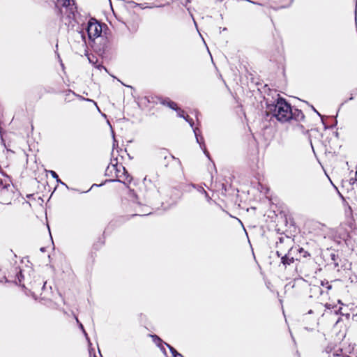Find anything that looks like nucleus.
<instances>
[{"instance_id": "obj_5", "label": "nucleus", "mask_w": 357, "mask_h": 357, "mask_svg": "<svg viewBox=\"0 0 357 357\" xmlns=\"http://www.w3.org/2000/svg\"><path fill=\"white\" fill-rule=\"evenodd\" d=\"M13 197L12 186L9 183H4L0 189V202L10 204Z\"/></svg>"}, {"instance_id": "obj_20", "label": "nucleus", "mask_w": 357, "mask_h": 357, "mask_svg": "<svg viewBox=\"0 0 357 357\" xmlns=\"http://www.w3.org/2000/svg\"><path fill=\"white\" fill-rule=\"evenodd\" d=\"M291 241L290 243H287L286 240H284V242L282 243V249L287 250L288 247H292L291 245Z\"/></svg>"}, {"instance_id": "obj_30", "label": "nucleus", "mask_w": 357, "mask_h": 357, "mask_svg": "<svg viewBox=\"0 0 357 357\" xmlns=\"http://www.w3.org/2000/svg\"><path fill=\"white\" fill-rule=\"evenodd\" d=\"M356 181H357L356 178H350V183L353 185V184H354V183H355V182H356Z\"/></svg>"}, {"instance_id": "obj_25", "label": "nucleus", "mask_w": 357, "mask_h": 357, "mask_svg": "<svg viewBox=\"0 0 357 357\" xmlns=\"http://www.w3.org/2000/svg\"><path fill=\"white\" fill-rule=\"evenodd\" d=\"M202 191H203V193L205 195V197L206 198V199L208 201H210L211 200V197H209L208 194L207 193V192L204 189V188H202Z\"/></svg>"}, {"instance_id": "obj_10", "label": "nucleus", "mask_w": 357, "mask_h": 357, "mask_svg": "<svg viewBox=\"0 0 357 357\" xmlns=\"http://www.w3.org/2000/svg\"><path fill=\"white\" fill-rule=\"evenodd\" d=\"M162 157L165 160H176V158L170 154H167V152L166 150L161 149L159 152H158V157ZM178 163L181 165V162L178 159H176Z\"/></svg>"}, {"instance_id": "obj_38", "label": "nucleus", "mask_w": 357, "mask_h": 357, "mask_svg": "<svg viewBox=\"0 0 357 357\" xmlns=\"http://www.w3.org/2000/svg\"><path fill=\"white\" fill-rule=\"evenodd\" d=\"M202 188H201L199 190V192H203V191H202Z\"/></svg>"}, {"instance_id": "obj_32", "label": "nucleus", "mask_w": 357, "mask_h": 357, "mask_svg": "<svg viewBox=\"0 0 357 357\" xmlns=\"http://www.w3.org/2000/svg\"><path fill=\"white\" fill-rule=\"evenodd\" d=\"M338 194H339V195H340V197H341V198H342V199L344 202H345V199H344V197L342 196V195L340 192H338Z\"/></svg>"}, {"instance_id": "obj_33", "label": "nucleus", "mask_w": 357, "mask_h": 357, "mask_svg": "<svg viewBox=\"0 0 357 357\" xmlns=\"http://www.w3.org/2000/svg\"><path fill=\"white\" fill-rule=\"evenodd\" d=\"M58 183H61L62 185H66L64 183H63L59 178L58 177V179H56Z\"/></svg>"}, {"instance_id": "obj_16", "label": "nucleus", "mask_w": 357, "mask_h": 357, "mask_svg": "<svg viewBox=\"0 0 357 357\" xmlns=\"http://www.w3.org/2000/svg\"><path fill=\"white\" fill-rule=\"evenodd\" d=\"M76 321H77V322L79 324V328L82 331V332H83V333H84V336L86 337V340H88V342H89V344L91 345V343L90 342V340H89V337H88V335H87L86 332L85 331V330H84V326H83L82 324H81V323L79 321V320H78V319H77V318H76Z\"/></svg>"}, {"instance_id": "obj_18", "label": "nucleus", "mask_w": 357, "mask_h": 357, "mask_svg": "<svg viewBox=\"0 0 357 357\" xmlns=\"http://www.w3.org/2000/svg\"><path fill=\"white\" fill-rule=\"evenodd\" d=\"M176 113H177V116L178 117H181V118H183V119H185V117L186 116L184 114H185V112L181 109L180 107H178V108L176 109Z\"/></svg>"}, {"instance_id": "obj_13", "label": "nucleus", "mask_w": 357, "mask_h": 357, "mask_svg": "<svg viewBox=\"0 0 357 357\" xmlns=\"http://www.w3.org/2000/svg\"><path fill=\"white\" fill-rule=\"evenodd\" d=\"M15 274H16L15 278L13 280L14 282L16 284L24 287V284H22L23 279H24V275H22L21 270H18L17 268H15Z\"/></svg>"}, {"instance_id": "obj_15", "label": "nucleus", "mask_w": 357, "mask_h": 357, "mask_svg": "<svg viewBox=\"0 0 357 357\" xmlns=\"http://www.w3.org/2000/svg\"><path fill=\"white\" fill-rule=\"evenodd\" d=\"M294 250H295V252H298L301 254V255L304 258H306V257L310 256V253L307 251H305L303 248H298L297 249L296 248H295Z\"/></svg>"}, {"instance_id": "obj_31", "label": "nucleus", "mask_w": 357, "mask_h": 357, "mask_svg": "<svg viewBox=\"0 0 357 357\" xmlns=\"http://www.w3.org/2000/svg\"><path fill=\"white\" fill-rule=\"evenodd\" d=\"M150 336L153 338V342H156V335H150Z\"/></svg>"}, {"instance_id": "obj_14", "label": "nucleus", "mask_w": 357, "mask_h": 357, "mask_svg": "<svg viewBox=\"0 0 357 357\" xmlns=\"http://www.w3.org/2000/svg\"><path fill=\"white\" fill-rule=\"evenodd\" d=\"M165 342H164L162 339H160L158 336V348H159L160 349V351L163 353V354L165 356L167 355V352H166V350H165Z\"/></svg>"}, {"instance_id": "obj_22", "label": "nucleus", "mask_w": 357, "mask_h": 357, "mask_svg": "<svg viewBox=\"0 0 357 357\" xmlns=\"http://www.w3.org/2000/svg\"><path fill=\"white\" fill-rule=\"evenodd\" d=\"M311 107H312V109H313V111H314V112H316V113L317 114V115H318V116H319L321 118L322 123H323V124L324 125V128H325V129H326V128H327V127H326V126L324 124V121H323V119H322V116L320 114V113H319V112H317V109H316L313 106H311Z\"/></svg>"}, {"instance_id": "obj_11", "label": "nucleus", "mask_w": 357, "mask_h": 357, "mask_svg": "<svg viewBox=\"0 0 357 357\" xmlns=\"http://www.w3.org/2000/svg\"><path fill=\"white\" fill-rule=\"evenodd\" d=\"M193 132L195 133L197 142L199 144L202 149H205V145L204 144V138L200 135V131L197 128H193Z\"/></svg>"}, {"instance_id": "obj_26", "label": "nucleus", "mask_w": 357, "mask_h": 357, "mask_svg": "<svg viewBox=\"0 0 357 357\" xmlns=\"http://www.w3.org/2000/svg\"><path fill=\"white\" fill-rule=\"evenodd\" d=\"M165 346L169 348V349L172 354L174 353V350H175V349L174 347H172L171 345H169L168 344H165Z\"/></svg>"}, {"instance_id": "obj_27", "label": "nucleus", "mask_w": 357, "mask_h": 357, "mask_svg": "<svg viewBox=\"0 0 357 357\" xmlns=\"http://www.w3.org/2000/svg\"><path fill=\"white\" fill-rule=\"evenodd\" d=\"M165 346L169 348V349L172 354L174 353V350H175V349L174 347H172L171 345H169L168 344H165Z\"/></svg>"}, {"instance_id": "obj_8", "label": "nucleus", "mask_w": 357, "mask_h": 357, "mask_svg": "<svg viewBox=\"0 0 357 357\" xmlns=\"http://www.w3.org/2000/svg\"><path fill=\"white\" fill-rule=\"evenodd\" d=\"M330 258L333 261L334 268H336L337 271H339L340 268H342V265L340 264L342 260L339 257L338 255L335 252H333L330 254Z\"/></svg>"}, {"instance_id": "obj_12", "label": "nucleus", "mask_w": 357, "mask_h": 357, "mask_svg": "<svg viewBox=\"0 0 357 357\" xmlns=\"http://www.w3.org/2000/svg\"><path fill=\"white\" fill-rule=\"evenodd\" d=\"M88 59H89V62L91 63H92L93 65H94V66L96 68H98L99 70L104 69L105 71H107L106 68H105L102 64H97L98 59L96 58V56H94V55H89L88 56Z\"/></svg>"}, {"instance_id": "obj_37", "label": "nucleus", "mask_w": 357, "mask_h": 357, "mask_svg": "<svg viewBox=\"0 0 357 357\" xmlns=\"http://www.w3.org/2000/svg\"><path fill=\"white\" fill-rule=\"evenodd\" d=\"M164 5H165V4H160V5H158V7L162 6H164Z\"/></svg>"}, {"instance_id": "obj_4", "label": "nucleus", "mask_w": 357, "mask_h": 357, "mask_svg": "<svg viewBox=\"0 0 357 357\" xmlns=\"http://www.w3.org/2000/svg\"><path fill=\"white\" fill-rule=\"evenodd\" d=\"M86 31L89 38L94 40L100 36L102 33V26L95 19H91L89 21L86 26Z\"/></svg>"}, {"instance_id": "obj_3", "label": "nucleus", "mask_w": 357, "mask_h": 357, "mask_svg": "<svg viewBox=\"0 0 357 357\" xmlns=\"http://www.w3.org/2000/svg\"><path fill=\"white\" fill-rule=\"evenodd\" d=\"M114 176L116 178H111V181H119L124 184L130 183L132 181V177L128 174L126 168L122 164H119L117 159L114 161Z\"/></svg>"}, {"instance_id": "obj_35", "label": "nucleus", "mask_w": 357, "mask_h": 357, "mask_svg": "<svg viewBox=\"0 0 357 357\" xmlns=\"http://www.w3.org/2000/svg\"><path fill=\"white\" fill-rule=\"evenodd\" d=\"M204 153L206 155L207 157H208L209 153L207 151L204 150Z\"/></svg>"}, {"instance_id": "obj_21", "label": "nucleus", "mask_w": 357, "mask_h": 357, "mask_svg": "<svg viewBox=\"0 0 357 357\" xmlns=\"http://www.w3.org/2000/svg\"><path fill=\"white\" fill-rule=\"evenodd\" d=\"M321 284L322 286H324V287L326 286L328 289H331V285L329 284L328 281H326V282L325 281H321Z\"/></svg>"}, {"instance_id": "obj_1", "label": "nucleus", "mask_w": 357, "mask_h": 357, "mask_svg": "<svg viewBox=\"0 0 357 357\" xmlns=\"http://www.w3.org/2000/svg\"><path fill=\"white\" fill-rule=\"evenodd\" d=\"M269 114L281 123H287L291 120L301 121L305 115L301 109L292 107L283 98L278 97L272 104L267 105Z\"/></svg>"}, {"instance_id": "obj_40", "label": "nucleus", "mask_w": 357, "mask_h": 357, "mask_svg": "<svg viewBox=\"0 0 357 357\" xmlns=\"http://www.w3.org/2000/svg\"><path fill=\"white\" fill-rule=\"evenodd\" d=\"M349 209L350 211H351V206H349Z\"/></svg>"}, {"instance_id": "obj_2", "label": "nucleus", "mask_w": 357, "mask_h": 357, "mask_svg": "<svg viewBox=\"0 0 357 357\" xmlns=\"http://www.w3.org/2000/svg\"><path fill=\"white\" fill-rule=\"evenodd\" d=\"M284 240H286L287 243L291 242V239L289 237H280L279 241L276 243V248H278L276 255L278 257L281 258V264L286 268L295 261L294 257L295 250L293 247H288L287 250L282 249V243Z\"/></svg>"}, {"instance_id": "obj_6", "label": "nucleus", "mask_w": 357, "mask_h": 357, "mask_svg": "<svg viewBox=\"0 0 357 357\" xmlns=\"http://www.w3.org/2000/svg\"><path fill=\"white\" fill-rule=\"evenodd\" d=\"M158 100H160V103L164 106H166L174 111L176 110V109L178 108V105L177 104L172 101L170 98H159L158 97Z\"/></svg>"}, {"instance_id": "obj_17", "label": "nucleus", "mask_w": 357, "mask_h": 357, "mask_svg": "<svg viewBox=\"0 0 357 357\" xmlns=\"http://www.w3.org/2000/svg\"><path fill=\"white\" fill-rule=\"evenodd\" d=\"M58 1L61 2L63 6L68 7L71 5V2H73V0H58Z\"/></svg>"}, {"instance_id": "obj_7", "label": "nucleus", "mask_w": 357, "mask_h": 357, "mask_svg": "<svg viewBox=\"0 0 357 357\" xmlns=\"http://www.w3.org/2000/svg\"><path fill=\"white\" fill-rule=\"evenodd\" d=\"M158 100H160V103L164 106H166L174 111L176 110V109L178 108V105L177 104L172 101L170 98H159L158 97Z\"/></svg>"}, {"instance_id": "obj_36", "label": "nucleus", "mask_w": 357, "mask_h": 357, "mask_svg": "<svg viewBox=\"0 0 357 357\" xmlns=\"http://www.w3.org/2000/svg\"><path fill=\"white\" fill-rule=\"evenodd\" d=\"M353 99H354V96L351 95L349 100H352Z\"/></svg>"}, {"instance_id": "obj_39", "label": "nucleus", "mask_w": 357, "mask_h": 357, "mask_svg": "<svg viewBox=\"0 0 357 357\" xmlns=\"http://www.w3.org/2000/svg\"><path fill=\"white\" fill-rule=\"evenodd\" d=\"M0 134L1 135V128L0 127Z\"/></svg>"}, {"instance_id": "obj_23", "label": "nucleus", "mask_w": 357, "mask_h": 357, "mask_svg": "<svg viewBox=\"0 0 357 357\" xmlns=\"http://www.w3.org/2000/svg\"><path fill=\"white\" fill-rule=\"evenodd\" d=\"M148 183H151V178L149 177V176H146L144 178V183L147 185Z\"/></svg>"}, {"instance_id": "obj_34", "label": "nucleus", "mask_w": 357, "mask_h": 357, "mask_svg": "<svg viewBox=\"0 0 357 357\" xmlns=\"http://www.w3.org/2000/svg\"><path fill=\"white\" fill-rule=\"evenodd\" d=\"M4 184L3 183V181L1 180H0V189L2 188V186Z\"/></svg>"}, {"instance_id": "obj_9", "label": "nucleus", "mask_w": 357, "mask_h": 357, "mask_svg": "<svg viewBox=\"0 0 357 357\" xmlns=\"http://www.w3.org/2000/svg\"><path fill=\"white\" fill-rule=\"evenodd\" d=\"M114 161H116V158L112 159L110 164L107 166L105 170V175L111 177L112 178H116L114 176Z\"/></svg>"}, {"instance_id": "obj_28", "label": "nucleus", "mask_w": 357, "mask_h": 357, "mask_svg": "<svg viewBox=\"0 0 357 357\" xmlns=\"http://www.w3.org/2000/svg\"><path fill=\"white\" fill-rule=\"evenodd\" d=\"M165 346L169 348V349L172 354L174 353V350H175V349L174 347H172L171 345H169L168 344H165Z\"/></svg>"}, {"instance_id": "obj_24", "label": "nucleus", "mask_w": 357, "mask_h": 357, "mask_svg": "<svg viewBox=\"0 0 357 357\" xmlns=\"http://www.w3.org/2000/svg\"><path fill=\"white\" fill-rule=\"evenodd\" d=\"M50 174L52 175V176L56 179H58V174L54 172V171H52V170H50Z\"/></svg>"}, {"instance_id": "obj_19", "label": "nucleus", "mask_w": 357, "mask_h": 357, "mask_svg": "<svg viewBox=\"0 0 357 357\" xmlns=\"http://www.w3.org/2000/svg\"><path fill=\"white\" fill-rule=\"evenodd\" d=\"M185 119V121H186L190 124V127H191L192 129H193V128H195L193 127V126H194V121H193L192 119L190 118L188 115H186V116L185 117V119Z\"/></svg>"}, {"instance_id": "obj_29", "label": "nucleus", "mask_w": 357, "mask_h": 357, "mask_svg": "<svg viewBox=\"0 0 357 357\" xmlns=\"http://www.w3.org/2000/svg\"><path fill=\"white\" fill-rule=\"evenodd\" d=\"M179 354H180V353H178V352L175 349V350H174V353H172V356H173V357H178V356L179 357V356H179Z\"/></svg>"}, {"instance_id": "obj_41", "label": "nucleus", "mask_w": 357, "mask_h": 357, "mask_svg": "<svg viewBox=\"0 0 357 357\" xmlns=\"http://www.w3.org/2000/svg\"><path fill=\"white\" fill-rule=\"evenodd\" d=\"M93 357H96V356H94Z\"/></svg>"}]
</instances>
